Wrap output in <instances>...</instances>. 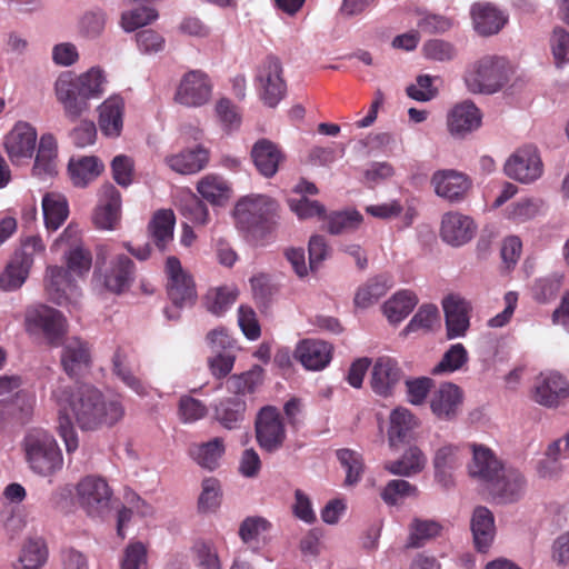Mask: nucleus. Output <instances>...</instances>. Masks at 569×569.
Instances as JSON below:
<instances>
[{"mask_svg":"<svg viewBox=\"0 0 569 569\" xmlns=\"http://www.w3.org/2000/svg\"><path fill=\"white\" fill-rule=\"evenodd\" d=\"M54 97L62 106L64 117L76 122L82 114L89 111L90 103L79 87L76 74L72 72H62L58 76L53 84Z\"/></svg>","mask_w":569,"mask_h":569,"instance_id":"obj_10","label":"nucleus"},{"mask_svg":"<svg viewBox=\"0 0 569 569\" xmlns=\"http://www.w3.org/2000/svg\"><path fill=\"white\" fill-rule=\"evenodd\" d=\"M531 398L546 408H557L569 398V383L557 371L539 373L531 388Z\"/></svg>","mask_w":569,"mask_h":569,"instance_id":"obj_12","label":"nucleus"},{"mask_svg":"<svg viewBox=\"0 0 569 569\" xmlns=\"http://www.w3.org/2000/svg\"><path fill=\"white\" fill-rule=\"evenodd\" d=\"M392 287L391 279L386 274H380L369 279L360 286L355 295V305L358 308L367 309L379 301Z\"/></svg>","mask_w":569,"mask_h":569,"instance_id":"obj_42","label":"nucleus"},{"mask_svg":"<svg viewBox=\"0 0 569 569\" xmlns=\"http://www.w3.org/2000/svg\"><path fill=\"white\" fill-rule=\"evenodd\" d=\"M462 401V390L452 382H443L431 393L429 403L438 419L451 421L458 416Z\"/></svg>","mask_w":569,"mask_h":569,"instance_id":"obj_22","label":"nucleus"},{"mask_svg":"<svg viewBox=\"0 0 569 569\" xmlns=\"http://www.w3.org/2000/svg\"><path fill=\"white\" fill-rule=\"evenodd\" d=\"M331 346L321 340L306 339L300 341L295 350V358L307 369L319 371L331 360Z\"/></svg>","mask_w":569,"mask_h":569,"instance_id":"obj_30","label":"nucleus"},{"mask_svg":"<svg viewBox=\"0 0 569 569\" xmlns=\"http://www.w3.org/2000/svg\"><path fill=\"white\" fill-rule=\"evenodd\" d=\"M36 403L33 393L20 389L11 398L0 401V427L11 421L26 423L32 416Z\"/></svg>","mask_w":569,"mask_h":569,"instance_id":"obj_28","label":"nucleus"},{"mask_svg":"<svg viewBox=\"0 0 569 569\" xmlns=\"http://www.w3.org/2000/svg\"><path fill=\"white\" fill-rule=\"evenodd\" d=\"M278 202L266 194L242 197L236 204L233 216L239 230L252 240H260L276 224Z\"/></svg>","mask_w":569,"mask_h":569,"instance_id":"obj_3","label":"nucleus"},{"mask_svg":"<svg viewBox=\"0 0 569 569\" xmlns=\"http://www.w3.org/2000/svg\"><path fill=\"white\" fill-rule=\"evenodd\" d=\"M418 426V419L405 407L393 409L389 417L388 440L391 447H397L411 437Z\"/></svg>","mask_w":569,"mask_h":569,"instance_id":"obj_37","label":"nucleus"},{"mask_svg":"<svg viewBox=\"0 0 569 569\" xmlns=\"http://www.w3.org/2000/svg\"><path fill=\"white\" fill-rule=\"evenodd\" d=\"M30 269L21 264L14 258L0 274V288L4 291H14L19 289L27 280Z\"/></svg>","mask_w":569,"mask_h":569,"instance_id":"obj_56","label":"nucleus"},{"mask_svg":"<svg viewBox=\"0 0 569 569\" xmlns=\"http://www.w3.org/2000/svg\"><path fill=\"white\" fill-rule=\"evenodd\" d=\"M263 380V370L254 366L251 370L239 376H233L229 380V389L241 398L242 396L253 393Z\"/></svg>","mask_w":569,"mask_h":569,"instance_id":"obj_51","label":"nucleus"},{"mask_svg":"<svg viewBox=\"0 0 569 569\" xmlns=\"http://www.w3.org/2000/svg\"><path fill=\"white\" fill-rule=\"evenodd\" d=\"M542 201L537 198H520L505 209V217L513 222H526L539 213Z\"/></svg>","mask_w":569,"mask_h":569,"instance_id":"obj_50","label":"nucleus"},{"mask_svg":"<svg viewBox=\"0 0 569 569\" xmlns=\"http://www.w3.org/2000/svg\"><path fill=\"white\" fill-rule=\"evenodd\" d=\"M269 528L270 523L267 519L262 517H248L240 525L239 536L243 543L251 547L258 542L260 535Z\"/></svg>","mask_w":569,"mask_h":569,"instance_id":"obj_63","label":"nucleus"},{"mask_svg":"<svg viewBox=\"0 0 569 569\" xmlns=\"http://www.w3.org/2000/svg\"><path fill=\"white\" fill-rule=\"evenodd\" d=\"M157 19L158 12L154 8L140 7L122 13L121 27L126 32H131Z\"/></svg>","mask_w":569,"mask_h":569,"instance_id":"obj_58","label":"nucleus"},{"mask_svg":"<svg viewBox=\"0 0 569 569\" xmlns=\"http://www.w3.org/2000/svg\"><path fill=\"white\" fill-rule=\"evenodd\" d=\"M431 184L438 197L449 202H461L471 188V180L462 172L447 169L438 170L432 174Z\"/></svg>","mask_w":569,"mask_h":569,"instance_id":"obj_19","label":"nucleus"},{"mask_svg":"<svg viewBox=\"0 0 569 569\" xmlns=\"http://www.w3.org/2000/svg\"><path fill=\"white\" fill-rule=\"evenodd\" d=\"M503 170L516 181L531 183L542 176L543 164L537 148L526 146L508 158Z\"/></svg>","mask_w":569,"mask_h":569,"instance_id":"obj_13","label":"nucleus"},{"mask_svg":"<svg viewBox=\"0 0 569 569\" xmlns=\"http://www.w3.org/2000/svg\"><path fill=\"white\" fill-rule=\"evenodd\" d=\"M107 24L106 11L96 6L83 11L77 23L78 33L88 40H96L102 36Z\"/></svg>","mask_w":569,"mask_h":569,"instance_id":"obj_45","label":"nucleus"},{"mask_svg":"<svg viewBox=\"0 0 569 569\" xmlns=\"http://www.w3.org/2000/svg\"><path fill=\"white\" fill-rule=\"evenodd\" d=\"M98 273L109 291L121 293L134 279V264L126 254H118L109 264L99 267Z\"/></svg>","mask_w":569,"mask_h":569,"instance_id":"obj_21","label":"nucleus"},{"mask_svg":"<svg viewBox=\"0 0 569 569\" xmlns=\"http://www.w3.org/2000/svg\"><path fill=\"white\" fill-rule=\"evenodd\" d=\"M188 453L198 466L206 470L213 471L221 465V460L226 453V443L222 438L216 437L206 442L191 445Z\"/></svg>","mask_w":569,"mask_h":569,"instance_id":"obj_33","label":"nucleus"},{"mask_svg":"<svg viewBox=\"0 0 569 569\" xmlns=\"http://www.w3.org/2000/svg\"><path fill=\"white\" fill-rule=\"evenodd\" d=\"M57 140L51 133H44L40 137L38 151L32 168L33 176L46 179L57 172Z\"/></svg>","mask_w":569,"mask_h":569,"instance_id":"obj_36","label":"nucleus"},{"mask_svg":"<svg viewBox=\"0 0 569 569\" xmlns=\"http://www.w3.org/2000/svg\"><path fill=\"white\" fill-rule=\"evenodd\" d=\"M510 71L507 59L485 56L468 66L463 81L468 91L473 94H492L508 83Z\"/></svg>","mask_w":569,"mask_h":569,"instance_id":"obj_5","label":"nucleus"},{"mask_svg":"<svg viewBox=\"0 0 569 569\" xmlns=\"http://www.w3.org/2000/svg\"><path fill=\"white\" fill-rule=\"evenodd\" d=\"M251 159L258 172L266 177H273L284 156L280 148L268 139H259L251 148Z\"/></svg>","mask_w":569,"mask_h":569,"instance_id":"obj_32","label":"nucleus"},{"mask_svg":"<svg viewBox=\"0 0 569 569\" xmlns=\"http://www.w3.org/2000/svg\"><path fill=\"white\" fill-rule=\"evenodd\" d=\"M418 298L410 290H400L388 299L382 310L389 322L399 323L402 321L417 306Z\"/></svg>","mask_w":569,"mask_h":569,"instance_id":"obj_44","label":"nucleus"},{"mask_svg":"<svg viewBox=\"0 0 569 569\" xmlns=\"http://www.w3.org/2000/svg\"><path fill=\"white\" fill-rule=\"evenodd\" d=\"M422 53L426 59L437 62H449L457 57L456 47L442 39H431L425 42Z\"/></svg>","mask_w":569,"mask_h":569,"instance_id":"obj_59","label":"nucleus"},{"mask_svg":"<svg viewBox=\"0 0 569 569\" xmlns=\"http://www.w3.org/2000/svg\"><path fill=\"white\" fill-rule=\"evenodd\" d=\"M209 158V150L198 144L166 156L164 163L179 174H196L208 166Z\"/></svg>","mask_w":569,"mask_h":569,"instance_id":"obj_27","label":"nucleus"},{"mask_svg":"<svg viewBox=\"0 0 569 569\" xmlns=\"http://www.w3.org/2000/svg\"><path fill=\"white\" fill-rule=\"evenodd\" d=\"M362 222V216L357 210L333 212L327 218V230L331 234H340L356 230Z\"/></svg>","mask_w":569,"mask_h":569,"instance_id":"obj_53","label":"nucleus"},{"mask_svg":"<svg viewBox=\"0 0 569 569\" xmlns=\"http://www.w3.org/2000/svg\"><path fill=\"white\" fill-rule=\"evenodd\" d=\"M465 458V447L455 443L440 446L433 455L432 463L436 479L448 487L451 483V473L459 468Z\"/></svg>","mask_w":569,"mask_h":569,"instance_id":"obj_29","label":"nucleus"},{"mask_svg":"<svg viewBox=\"0 0 569 569\" xmlns=\"http://www.w3.org/2000/svg\"><path fill=\"white\" fill-rule=\"evenodd\" d=\"M60 361L69 377L82 376L92 363L91 345L79 337L67 338L62 343Z\"/></svg>","mask_w":569,"mask_h":569,"instance_id":"obj_17","label":"nucleus"},{"mask_svg":"<svg viewBox=\"0 0 569 569\" xmlns=\"http://www.w3.org/2000/svg\"><path fill=\"white\" fill-rule=\"evenodd\" d=\"M427 463L425 453L416 446L409 447L403 455L385 465L386 470L396 476L411 477L420 473Z\"/></svg>","mask_w":569,"mask_h":569,"instance_id":"obj_41","label":"nucleus"},{"mask_svg":"<svg viewBox=\"0 0 569 569\" xmlns=\"http://www.w3.org/2000/svg\"><path fill=\"white\" fill-rule=\"evenodd\" d=\"M211 92L208 76L200 70H191L181 78L174 99L182 106L198 108L209 102Z\"/></svg>","mask_w":569,"mask_h":569,"instance_id":"obj_15","label":"nucleus"},{"mask_svg":"<svg viewBox=\"0 0 569 569\" xmlns=\"http://www.w3.org/2000/svg\"><path fill=\"white\" fill-rule=\"evenodd\" d=\"M337 458L347 472L346 485L353 486L358 483L363 472L361 455L350 449H339L337 450Z\"/></svg>","mask_w":569,"mask_h":569,"instance_id":"obj_54","label":"nucleus"},{"mask_svg":"<svg viewBox=\"0 0 569 569\" xmlns=\"http://www.w3.org/2000/svg\"><path fill=\"white\" fill-rule=\"evenodd\" d=\"M174 224L176 218L172 210L162 209L153 214L148 230L159 250L164 251L173 240Z\"/></svg>","mask_w":569,"mask_h":569,"instance_id":"obj_39","label":"nucleus"},{"mask_svg":"<svg viewBox=\"0 0 569 569\" xmlns=\"http://www.w3.org/2000/svg\"><path fill=\"white\" fill-rule=\"evenodd\" d=\"M470 527L477 550L480 552L487 551L491 546L496 533L492 512L483 506L475 508Z\"/></svg>","mask_w":569,"mask_h":569,"instance_id":"obj_35","label":"nucleus"},{"mask_svg":"<svg viewBox=\"0 0 569 569\" xmlns=\"http://www.w3.org/2000/svg\"><path fill=\"white\" fill-rule=\"evenodd\" d=\"M199 194L214 206H220L229 198V186L227 181L216 174H207L197 183Z\"/></svg>","mask_w":569,"mask_h":569,"instance_id":"obj_49","label":"nucleus"},{"mask_svg":"<svg viewBox=\"0 0 569 569\" xmlns=\"http://www.w3.org/2000/svg\"><path fill=\"white\" fill-rule=\"evenodd\" d=\"M112 372L136 395L140 397L148 395L147 386L132 372L128 357L121 350H117L112 356Z\"/></svg>","mask_w":569,"mask_h":569,"instance_id":"obj_47","label":"nucleus"},{"mask_svg":"<svg viewBox=\"0 0 569 569\" xmlns=\"http://www.w3.org/2000/svg\"><path fill=\"white\" fill-rule=\"evenodd\" d=\"M38 134L33 126L28 122L19 121L6 134L3 146L6 152L13 164H20L32 158Z\"/></svg>","mask_w":569,"mask_h":569,"instance_id":"obj_14","label":"nucleus"},{"mask_svg":"<svg viewBox=\"0 0 569 569\" xmlns=\"http://www.w3.org/2000/svg\"><path fill=\"white\" fill-rule=\"evenodd\" d=\"M121 194L110 183L103 184L99 193V204L96 209L93 221L100 229L111 230L120 220Z\"/></svg>","mask_w":569,"mask_h":569,"instance_id":"obj_26","label":"nucleus"},{"mask_svg":"<svg viewBox=\"0 0 569 569\" xmlns=\"http://www.w3.org/2000/svg\"><path fill=\"white\" fill-rule=\"evenodd\" d=\"M481 123L482 113L470 100L455 104L447 114V128L453 138H466L478 130Z\"/></svg>","mask_w":569,"mask_h":569,"instance_id":"obj_18","label":"nucleus"},{"mask_svg":"<svg viewBox=\"0 0 569 569\" xmlns=\"http://www.w3.org/2000/svg\"><path fill=\"white\" fill-rule=\"evenodd\" d=\"M472 457L468 463L471 478L487 486L505 467L495 452L485 445H469Z\"/></svg>","mask_w":569,"mask_h":569,"instance_id":"obj_24","label":"nucleus"},{"mask_svg":"<svg viewBox=\"0 0 569 569\" xmlns=\"http://www.w3.org/2000/svg\"><path fill=\"white\" fill-rule=\"evenodd\" d=\"M124 100L112 94L98 107V123L101 132L109 138H117L123 128Z\"/></svg>","mask_w":569,"mask_h":569,"instance_id":"obj_31","label":"nucleus"},{"mask_svg":"<svg viewBox=\"0 0 569 569\" xmlns=\"http://www.w3.org/2000/svg\"><path fill=\"white\" fill-rule=\"evenodd\" d=\"M47 559L42 540H29L22 548L16 569H39Z\"/></svg>","mask_w":569,"mask_h":569,"instance_id":"obj_52","label":"nucleus"},{"mask_svg":"<svg viewBox=\"0 0 569 569\" xmlns=\"http://www.w3.org/2000/svg\"><path fill=\"white\" fill-rule=\"evenodd\" d=\"M199 569H221L217 548L208 541H197L192 548Z\"/></svg>","mask_w":569,"mask_h":569,"instance_id":"obj_64","label":"nucleus"},{"mask_svg":"<svg viewBox=\"0 0 569 569\" xmlns=\"http://www.w3.org/2000/svg\"><path fill=\"white\" fill-rule=\"evenodd\" d=\"M486 487L498 503H512L525 495L526 480L519 470L503 467Z\"/></svg>","mask_w":569,"mask_h":569,"instance_id":"obj_16","label":"nucleus"},{"mask_svg":"<svg viewBox=\"0 0 569 569\" xmlns=\"http://www.w3.org/2000/svg\"><path fill=\"white\" fill-rule=\"evenodd\" d=\"M24 326L30 335H42L52 347L59 346L67 332L64 316L46 305L28 307L24 313Z\"/></svg>","mask_w":569,"mask_h":569,"instance_id":"obj_6","label":"nucleus"},{"mask_svg":"<svg viewBox=\"0 0 569 569\" xmlns=\"http://www.w3.org/2000/svg\"><path fill=\"white\" fill-rule=\"evenodd\" d=\"M42 211L47 229L57 230L69 214L67 199L60 193H47L42 199Z\"/></svg>","mask_w":569,"mask_h":569,"instance_id":"obj_46","label":"nucleus"},{"mask_svg":"<svg viewBox=\"0 0 569 569\" xmlns=\"http://www.w3.org/2000/svg\"><path fill=\"white\" fill-rule=\"evenodd\" d=\"M82 96L89 102L91 99H100L107 91L108 74L99 66L91 67L87 71L76 74Z\"/></svg>","mask_w":569,"mask_h":569,"instance_id":"obj_43","label":"nucleus"},{"mask_svg":"<svg viewBox=\"0 0 569 569\" xmlns=\"http://www.w3.org/2000/svg\"><path fill=\"white\" fill-rule=\"evenodd\" d=\"M256 439L267 452L278 451L284 443L287 431L279 410L272 406L261 408L257 415Z\"/></svg>","mask_w":569,"mask_h":569,"instance_id":"obj_9","label":"nucleus"},{"mask_svg":"<svg viewBox=\"0 0 569 569\" xmlns=\"http://www.w3.org/2000/svg\"><path fill=\"white\" fill-rule=\"evenodd\" d=\"M448 339L462 338L470 327V305L459 296L450 295L442 300Z\"/></svg>","mask_w":569,"mask_h":569,"instance_id":"obj_25","label":"nucleus"},{"mask_svg":"<svg viewBox=\"0 0 569 569\" xmlns=\"http://www.w3.org/2000/svg\"><path fill=\"white\" fill-rule=\"evenodd\" d=\"M439 319V310L437 306L428 303L422 305L417 313L412 317L405 328L406 333L416 332L419 330L429 331Z\"/></svg>","mask_w":569,"mask_h":569,"instance_id":"obj_60","label":"nucleus"},{"mask_svg":"<svg viewBox=\"0 0 569 569\" xmlns=\"http://www.w3.org/2000/svg\"><path fill=\"white\" fill-rule=\"evenodd\" d=\"M208 409L206 405L188 395L181 396L178 405V413L183 423H192L203 419Z\"/></svg>","mask_w":569,"mask_h":569,"instance_id":"obj_61","label":"nucleus"},{"mask_svg":"<svg viewBox=\"0 0 569 569\" xmlns=\"http://www.w3.org/2000/svg\"><path fill=\"white\" fill-rule=\"evenodd\" d=\"M44 251L46 246L42 239L39 236H30L22 241L20 250L16 252L13 258L28 269H31L34 259L43 256Z\"/></svg>","mask_w":569,"mask_h":569,"instance_id":"obj_62","label":"nucleus"},{"mask_svg":"<svg viewBox=\"0 0 569 569\" xmlns=\"http://www.w3.org/2000/svg\"><path fill=\"white\" fill-rule=\"evenodd\" d=\"M402 377V370L396 359L387 356L379 357L371 369L370 386L380 397L393 393Z\"/></svg>","mask_w":569,"mask_h":569,"instance_id":"obj_23","label":"nucleus"},{"mask_svg":"<svg viewBox=\"0 0 569 569\" xmlns=\"http://www.w3.org/2000/svg\"><path fill=\"white\" fill-rule=\"evenodd\" d=\"M256 86L260 98L270 108H274L287 92V83L283 79V69L280 60L268 57L258 67Z\"/></svg>","mask_w":569,"mask_h":569,"instance_id":"obj_8","label":"nucleus"},{"mask_svg":"<svg viewBox=\"0 0 569 569\" xmlns=\"http://www.w3.org/2000/svg\"><path fill=\"white\" fill-rule=\"evenodd\" d=\"M21 448L29 469L39 476L50 477L62 469V451L52 433L42 428L26 431Z\"/></svg>","mask_w":569,"mask_h":569,"instance_id":"obj_4","label":"nucleus"},{"mask_svg":"<svg viewBox=\"0 0 569 569\" xmlns=\"http://www.w3.org/2000/svg\"><path fill=\"white\" fill-rule=\"evenodd\" d=\"M550 51L555 66L562 68L569 63V32L561 27H556L549 39Z\"/></svg>","mask_w":569,"mask_h":569,"instance_id":"obj_57","label":"nucleus"},{"mask_svg":"<svg viewBox=\"0 0 569 569\" xmlns=\"http://www.w3.org/2000/svg\"><path fill=\"white\" fill-rule=\"evenodd\" d=\"M476 31L482 36L498 33L507 22V16L491 3H476L471 8Z\"/></svg>","mask_w":569,"mask_h":569,"instance_id":"obj_34","label":"nucleus"},{"mask_svg":"<svg viewBox=\"0 0 569 569\" xmlns=\"http://www.w3.org/2000/svg\"><path fill=\"white\" fill-rule=\"evenodd\" d=\"M70 179L76 187H87L103 170V163L94 156L71 159L68 166Z\"/></svg>","mask_w":569,"mask_h":569,"instance_id":"obj_40","label":"nucleus"},{"mask_svg":"<svg viewBox=\"0 0 569 569\" xmlns=\"http://www.w3.org/2000/svg\"><path fill=\"white\" fill-rule=\"evenodd\" d=\"M167 292L177 308L191 307L197 300V290L193 278L182 268L176 257H168L166 261Z\"/></svg>","mask_w":569,"mask_h":569,"instance_id":"obj_11","label":"nucleus"},{"mask_svg":"<svg viewBox=\"0 0 569 569\" xmlns=\"http://www.w3.org/2000/svg\"><path fill=\"white\" fill-rule=\"evenodd\" d=\"M477 226L473 219L460 212L451 211L442 216L440 237L451 247H461L475 237Z\"/></svg>","mask_w":569,"mask_h":569,"instance_id":"obj_20","label":"nucleus"},{"mask_svg":"<svg viewBox=\"0 0 569 569\" xmlns=\"http://www.w3.org/2000/svg\"><path fill=\"white\" fill-rule=\"evenodd\" d=\"M247 405L239 397L219 400L213 406L214 418L226 429L233 430L244 420Z\"/></svg>","mask_w":569,"mask_h":569,"instance_id":"obj_38","label":"nucleus"},{"mask_svg":"<svg viewBox=\"0 0 569 569\" xmlns=\"http://www.w3.org/2000/svg\"><path fill=\"white\" fill-rule=\"evenodd\" d=\"M66 246L64 261L67 269L52 266L47 269V292L50 300L59 306L76 305L80 298V289L71 278L82 277L91 268V254L79 243V232L68 227L53 242L51 250Z\"/></svg>","mask_w":569,"mask_h":569,"instance_id":"obj_2","label":"nucleus"},{"mask_svg":"<svg viewBox=\"0 0 569 569\" xmlns=\"http://www.w3.org/2000/svg\"><path fill=\"white\" fill-rule=\"evenodd\" d=\"M442 526L432 519L415 518L409 526V536L406 546L420 548L429 540L440 536Z\"/></svg>","mask_w":569,"mask_h":569,"instance_id":"obj_48","label":"nucleus"},{"mask_svg":"<svg viewBox=\"0 0 569 569\" xmlns=\"http://www.w3.org/2000/svg\"><path fill=\"white\" fill-rule=\"evenodd\" d=\"M58 407L57 431L68 455L79 447L76 423L82 431H94L102 427H113L124 417L126 409L119 397H107L93 385L83 383L70 389L58 386L51 395Z\"/></svg>","mask_w":569,"mask_h":569,"instance_id":"obj_1","label":"nucleus"},{"mask_svg":"<svg viewBox=\"0 0 569 569\" xmlns=\"http://www.w3.org/2000/svg\"><path fill=\"white\" fill-rule=\"evenodd\" d=\"M468 361V352L462 343L451 345L445 352L440 362L432 369V373L455 372Z\"/></svg>","mask_w":569,"mask_h":569,"instance_id":"obj_55","label":"nucleus"},{"mask_svg":"<svg viewBox=\"0 0 569 569\" xmlns=\"http://www.w3.org/2000/svg\"><path fill=\"white\" fill-rule=\"evenodd\" d=\"M80 507L91 518H103L110 511L112 490L100 477L88 476L76 488Z\"/></svg>","mask_w":569,"mask_h":569,"instance_id":"obj_7","label":"nucleus"}]
</instances>
